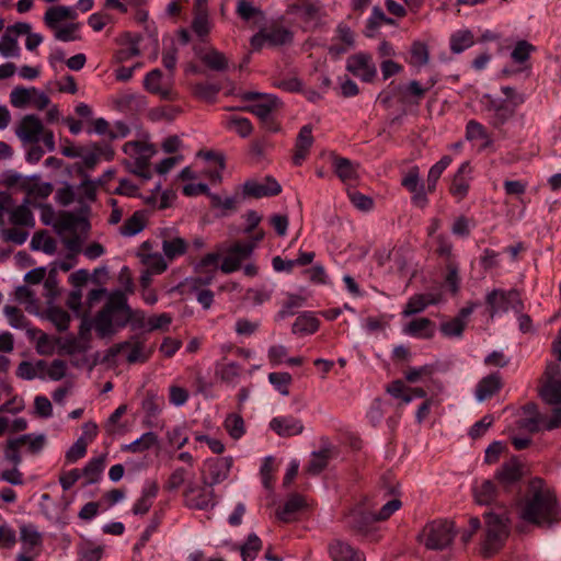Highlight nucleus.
<instances>
[{
	"label": "nucleus",
	"mask_w": 561,
	"mask_h": 561,
	"mask_svg": "<svg viewBox=\"0 0 561 561\" xmlns=\"http://www.w3.org/2000/svg\"><path fill=\"white\" fill-rule=\"evenodd\" d=\"M104 470V458L95 457L88 461L82 469L81 476L85 478L84 485L96 483L102 476Z\"/></svg>",
	"instance_id": "79ce46f5"
},
{
	"label": "nucleus",
	"mask_w": 561,
	"mask_h": 561,
	"mask_svg": "<svg viewBox=\"0 0 561 561\" xmlns=\"http://www.w3.org/2000/svg\"><path fill=\"white\" fill-rule=\"evenodd\" d=\"M254 249V242H236L228 250V253L220 265V270L226 274L238 271L241 267L242 262L251 257Z\"/></svg>",
	"instance_id": "4468645a"
},
{
	"label": "nucleus",
	"mask_w": 561,
	"mask_h": 561,
	"mask_svg": "<svg viewBox=\"0 0 561 561\" xmlns=\"http://www.w3.org/2000/svg\"><path fill=\"white\" fill-rule=\"evenodd\" d=\"M7 224L13 227L28 229H33L35 227L36 221L30 208L28 198H24L20 205H14V202L12 201V206H9L8 209Z\"/></svg>",
	"instance_id": "f3484780"
},
{
	"label": "nucleus",
	"mask_w": 561,
	"mask_h": 561,
	"mask_svg": "<svg viewBox=\"0 0 561 561\" xmlns=\"http://www.w3.org/2000/svg\"><path fill=\"white\" fill-rule=\"evenodd\" d=\"M503 386L500 373H492L483 377L476 387V399L483 402L497 393Z\"/></svg>",
	"instance_id": "b1692460"
},
{
	"label": "nucleus",
	"mask_w": 561,
	"mask_h": 561,
	"mask_svg": "<svg viewBox=\"0 0 561 561\" xmlns=\"http://www.w3.org/2000/svg\"><path fill=\"white\" fill-rule=\"evenodd\" d=\"M23 181V192L26 197L31 198H47L53 193V184L49 182H43L39 175H31L27 179H21Z\"/></svg>",
	"instance_id": "5701e85b"
},
{
	"label": "nucleus",
	"mask_w": 561,
	"mask_h": 561,
	"mask_svg": "<svg viewBox=\"0 0 561 561\" xmlns=\"http://www.w3.org/2000/svg\"><path fill=\"white\" fill-rule=\"evenodd\" d=\"M267 45L272 47L288 45L293 43L294 33L283 26H272L265 28Z\"/></svg>",
	"instance_id": "e433bc0d"
},
{
	"label": "nucleus",
	"mask_w": 561,
	"mask_h": 561,
	"mask_svg": "<svg viewBox=\"0 0 561 561\" xmlns=\"http://www.w3.org/2000/svg\"><path fill=\"white\" fill-rule=\"evenodd\" d=\"M162 71L158 68L149 71L144 79L145 89L159 95L162 100L171 101L175 99V93L172 89L162 85Z\"/></svg>",
	"instance_id": "4be33fe9"
},
{
	"label": "nucleus",
	"mask_w": 561,
	"mask_h": 561,
	"mask_svg": "<svg viewBox=\"0 0 561 561\" xmlns=\"http://www.w3.org/2000/svg\"><path fill=\"white\" fill-rule=\"evenodd\" d=\"M270 428L280 437H290L301 434L304 424L293 415L276 416L271 420Z\"/></svg>",
	"instance_id": "412c9836"
},
{
	"label": "nucleus",
	"mask_w": 561,
	"mask_h": 561,
	"mask_svg": "<svg viewBox=\"0 0 561 561\" xmlns=\"http://www.w3.org/2000/svg\"><path fill=\"white\" fill-rule=\"evenodd\" d=\"M453 159L450 156H444L433 164L427 174V191L433 193L436 188L437 181L439 180L443 172L449 167Z\"/></svg>",
	"instance_id": "37998d69"
},
{
	"label": "nucleus",
	"mask_w": 561,
	"mask_h": 561,
	"mask_svg": "<svg viewBox=\"0 0 561 561\" xmlns=\"http://www.w3.org/2000/svg\"><path fill=\"white\" fill-rule=\"evenodd\" d=\"M466 138L471 141L480 140L481 141L480 149H485V148L490 147L493 142L492 138L488 134L485 127L481 123H479L474 119H471L467 123Z\"/></svg>",
	"instance_id": "2f4dec72"
},
{
	"label": "nucleus",
	"mask_w": 561,
	"mask_h": 561,
	"mask_svg": "<svg viewBox=\"0 0 561 561\" xmlns=\"http://www.w3.org/2000/svg\"><path fill=\"white\" fill-rule=\"evenodd\" d=\"M540 394L542 400L550 405L561 404V379L548 380Z\"/></svg>",
	"instance_id": "c03bdc74"
},
{
	"label": "nucleus",
	"mask_w": 561,
	"mask_h": 561,
	"mask_svg": "<svg viewBox=\"0 0 561 561\" xmlns=\"http://www.w3.org/2000/svg\"><path fill=\"white\" fill-rule=\"evenodd\" d=\"M455 536L454 523L447 519H435L427 523L417 539L430 550H443L447 548Z\"/></svg>",
	"instance_id": "39448f33"
},
{
	"label": "nucleus",
	"mask_w": 561,
	"mask_h": 561,
	"mask_svg": "<svg viewBox=\"0 0 561 561\" xmlns=\"http://www.w3.org/2000/svg\"><path fill=\"white\" fill-rule=\"evenodd\" d=\"M556 504L557 497L545 481L534 478L529 482L528 494L520 505L519 517L525 522L539 525L550 519Z\"/></svg>",
	"instance_id": "f257e3e1"
},
{
	"label": "nucleus",
	"mask_w": 561,
	"mask_h": 561,
	"mask_svg": "<svg viewBox=\"0 0 561 561\" xmlns=\"http://www.w3.org/2000/svg\"><path fill=\"white\" fill-rule=\"evenodd\" d=\"M45 444L46 436L44 434L30 433L9 438L3 450L4 460L19 467L22 463V448L32 455H37L43 450Z\"/></svg>",
	"instance_id": "20e7f679"
},
{
	"label": "nucleus",
	"mask_w": 561,
	"mask_h": 561,
	"mask_svg": "<svg viewBox=\"0 0 561 561\" xmlns=\"http://www.w3.org/2000/svg\"><path fill=\"white\" fill-rule=\"evenodd\" d=\"M220 90L221 87L219 84L209 82H197L192 87L194 96L207 102H214Z\"/></svg>",
	"instance_id": "a18cd8bd"
},
{
	"label": "nucleus",
	"mask_w": 561,
	"mask_h": 561,
	"mask_svg": "<svg viewBox=\"0 0 561 561\" xmlns=\"http://www.w3.org/2000/svg\"><path fill=\"white\" fill-rule=\"evenodd\" d=\"M334 170L336 175L343 181H354L357 179V168L346 158H336L334 160Z\"/></svg>",
	"instance_id": "de8ad7c7"
},
{
	"label": "nucleus",
	"mask_w": 561,
	"mask_h": 561,
	"mask_svg": "<svg viewBox=\"0 0 561 561\" xmlns=\"http://www.w3.org/2000/svg\"><path fill=\"white\" fill-rule=\"evenodd\" d=\"M158 444V436L153 432H146L134 442L123 445L122 450L127 453H144Z\"/></svg>",
	"instance_id": "4c0bfd02"
},
{
	"label": "nucleus",
	"mask_w": 561,
	"mask_h": 561,
	"mask_svg": "<svg viewBox=\"0 0 561 561\" xmlns=\"http://www.w3.org/2000/svg\"><path fill=\"white\" fill-rule=\"evenodd\" d=\"M403 333L417 339H432L435 324L428 318H416L404 325Z\"/></svg>",
	"instance_id": "bb28decb"
},
{
	"label": "nucleus",
	"mask_w": 561,
	"mask_h": 561,
	"mask_svg": "<svg viewBox=\"0 0 561 561\" xmlns=\"http://www.w3.org/2000/svg\"><path fill=\"white\" fill-rule=\"evenodd\" d=\"M20 540L23 546L22 552L26 554H31L34 548L42 546V535L32 524H24L20 527Z\"/></svg>",
	"instance_id": "c756f323"
},
{
	"label": "nucleus",
	"mask_w": 561,
	"mask_h": 561,
	"mask_svg": "<svg viewBox=\"0 0 561 561\" xmlns=\"http://www.w3.org/2000/svg\"><path fill=\"white\" fill-rule=\"evenodd\" d=\"M345 527L353 534L362 537H374L377 530L375 513H371L366 503H358L344 514Z\"/></svg>",
	"instance_id": "0eeeda50"
},
{
	"label": "nucleus",
	"mask_w": 561,
	"mask_h": 561,
	"mask_svg": "<svg viewBox=\"0 0 561 561\" xmlns=\"http://www.w3.org/2000/svg\"><path fill=\"white\" fill-rule=\"evenodd\" d=\"M215 374L222 382L234 386L241 375V366L236 362L218 364Z\"/></svg>",
	"instance_id": "ea45409f"
},
{
	"label": "nucleus",
	"mask_w": 561,
	"mask_h": 561,
	"mask_svg": "<svg viewBox=\"0 0 561 561\" xmlns=\"http://www.w3.org/2000/svg\"><path fill=\"white\" fill-rule=\"evenodd\" d=\"M471 173L472 168L470 162L465 161L460 164L457 172L454 174L449 192L457 201H462L468 195L470 182L472 179Z\"/></svg>",
	"instance_id": "6ab92c4d"
},
{
	"label": "nucleus",
	"mask_w": 561,
	"mask_h": 561,
	"mask_svg": "<svg viewBox=\"0 0 561 561\" xmlns=\"http://www.w3.org/2000/svg\"><path fill=\"white\" fill-rule=\"evenodd\" d=\"M224 425L233 439L241 438L245 433L244 421L240 414L231 413L227 415Z\"/></svg>",
	"instance_id": "864d4df0"
},
{
	"label": "nucleus",
	"mask_w": 561,
	"mask_h": 561,
	"mask_svg": "<svg viewBox=\"0 0 561 561\" xmlns=\"http://www.w3.org/2000/svg\"><path fill=\"white\" fill-rule=\"evenodd\" d=\"M184 503L188 508L208 510L215 506V492L213 486L198 485L194 481H188L183 492Z\"/></svg>",
	"instance_id": "9d476101"
},
{
	"label": "nucleus",
	"mask_w": 561,
	"mask_h": 561,
	"mask_svg": "<svg viewBox=\"0 0 561 561\" xmlns=\"http://www.w3.org/2000/svg\"><path fill=\"white\" fill-rule=\"evenodd\" d=\"M523 473V465L513 457L496 470L494 478L504 491H508L520 481Z\"/></svg>",
	"instance_id": "2eb2a0df"
},
{
	"label": "nucleus",
	"mask_w": 561,
	"mask_h": 561,
	"mask_svg": "<svg viewBox=\"0 0 561 561\" xmlns=\"http://www.w3.org/2000/svg\"><path fill=\"white\" fill-rule=\"evenodd\" d=\"M394 25L396 21L389 16H387L383 10L376 5L373 8L370 16L367 19V28L375 31L381 24Z\"/></svg>",
	"instance_id": "69168bd1"
},
{
	"label": "nucleus",
	"mask_w": 561,
	"mask_h": 561,
	"mask_svg": "<svg viewBox=\"0 0 561 561\" xmlns=\"http://www.w3.org/2000/svg\"><path fill=\"white\" fill-rule=\"evenodd\" d=\"M130 312L127 297L122 290L112 293L104 307L94 317V329L99 337L113 335L115 330V318Z\"/></svg>",
	"instance_id": "f03ea898"
},
{
	"label": "nucleus",
	"mask_w": 561,
	"mask_h": 561,
	"mask_svg": "<svg viewBox=\"0 0 561 561\" xmlns=\"http://www.w3.org/2000/svg\"><path fill=\"white\" fill-rule=\"evenodd\" d=\"M77 10L72 7L57 5L50 7L44 15V21L49 28H57L58 23L64 20L77 19Z\"/></svg>",
	"instance_id": "cd10ccee"
},
{
	"label": "nucleus",
	"mask_w": 561,
	"mask_h": 561,
	"mask_svg": "<svg viewBox=\"0 0 561 561\" xmlns=\"http://www.w3.org/2000/svg\"><path fill=\"white\" fill-rule=\"evenodd\" d=\"M161 522H162V513L156 512L152 515L148 526L146 527V529L140 535V538H139L138 542L135 545V547H134L135 550H139V549H141V548H144L146 546V543L149 541V539L152 536V534L157 531V529L160 526Z\"/></svg>",
	"instance_id": "bf43d9fd"
},
{
	"label": "nucleus",
	"mask_w": 561,
	"mask_h": 561,
	"mask_svg": "<svg viewBox=\"0 0 561 561\" xmlns=\"http://www.w3.org/2000/svg\"><path fill=\"white\" fill-rule=\"evenodd\" d=\"M162 238V252L169 260H174L186 253L188 244L187 241L178 236L174 228H164L160 232Z\"/></svg>",
	"instance_id": "dca6fc26"
},
{
	"label": "nucleus",
	"mask_w": 561,
	"mask_h": 561,
	"mask_svg": "<svg viewBox=\"0 0 561 561\" xmlns=\"http://www.w3.org/2000/svg\"><path fill=\"white\" fill-rule=\"evenodd\" d=\"M244 101H254L260 100L257 103L249 105L244 107V111H248L255 116H257L262 121H266L271 113L278 106L279 100L277 96L267 93L260 92H244L241 95Z\"/></svg>",
	"instance_id": "ddd939ff"
},
{
	"label": "nucleus",
	"mask_w": 561,
	"mask_h": 561,
	"mask_svg": "<svg viewBox=\"0 0 561 561\" xmlns=\"http://www.w3.org/2000/svg\"><path fill=\"white\" fill-rule=\"evenodd\" d=\"M345 69L363 82H373L377 77V67L373 56L366 51H358L348 56Z\"/></svg>",
	"instance_id": "9b49d317"
},
{
	"label": "nucleus",
	"mask_w": 561,
	"mask_h": 561,
	"mask_svg": "<svg viewBox=\"0 0 561 561\" xmlns=\"http://www.w3.org/2000/svg\"><path fill=\"white\" fill-rule=\"evenodd\" d=\"M329 457L330 453L328 449L312 453L307 471L311 474H319L328 466Z\"/></svg>",
	"instance_id": "680f3d73"
},
{
	"label": "nucleus",
	"mask_w": 561,
	"mask_h": 561,
	"mask_svg": "<svg viewBox=\"0 0 561 561\" xmlns=\"http://www.w3.org/2000/svg\"><path fill=\"white\" fill-rule=\"evenodd\" d=\"M147 214L145 210L135 211L126 221L119 227V233L123 237H134L141 232L147 225Z\"/></svg>",
	"instance_id": "c85d7f7f"
},
{
	"label": "nucleus",
	"mask_w": 561,
	"mask_h": 561,
	"mask_svg": "<svg viewBox=\"0 0 561 561\" xmlns=\"http://www.w3.org/2000/svg\"><path fill=\"white\" fill-rule=\"evenodd\" d=\"M80 23H69L55 30V38L60 42H72L80 39L79 35Z\"/></svg>",
	"instance_id": "338daca9"
},
{
	"label": "nucleus",
	"mask_w": 561,
	"mask_h": 561,
	"mask_svg": "<svg viewBox=\"0 0 561 561\" xmlns=\"http://www.w3.org/2000/svg\"><path fill=\"white\" fill-rule=\"evenodd\" d=\"M332 561H366L365 553L342 539H333L328 545Z\"/></svg>",
	"instance_id": "a211bd4d"
},
{
	"label": "nucleus",
	"mask_w": 561,
	"mask_h": 561,
	"mask_svg": "<svg viewBox=\"0 0 561 561\" xmlns=\"http://www.w3.org/2000/svg\"><path fill=\"white\" fill-rule=\"evenodd\" d=\"M485 302L490 307L491 317L500 312H507L508 310H513L516 313H520L524 310V304L518 291L515 289L508 291L493 289L486 295Z\"/></svg>",
	"instance_id": "6e6552de"
},
{
	"label": "nucleus",
	"mask_w": 561,
	"mask_h": 561,
	"mask_svg": "<svg viewBox=\"0 0 561 561\" xmlns=\"http://www.w3.org/2000/svg\"><path fill=\"white\" fill-rule=\"evenodd\" d=\"M128 323H130L133 329H142L146 325V316L144 311L133 310L130 308V312L127 314H123L122 317L115 318V325L117 328H125Z\"/></svg>",
	"instance_id": "09e8293b"
},
{
	"label": "nucleus",
	"mask_w": 561,
	"mask_h": 561,
	"mask_svg": "<svg viewBox=\"0 0 561 561\" xmlns=\"http://www.w3.org/2000/svg\"><path fill=\"white\" fill-rule=\"evenodd\" d=\"M435 245V253L443 257L445 263L450 262L451 260H456V256L453 253V242L449 237L445 233H438L433 239Z\"/></svg>",
	"instance_id": "49530a36"
},
{
	"label": "nucleus",
	"mask_w": 561,
	"mask_h": 561,
	"mask_svg": "<svg viewBox=\"0 0 561 561\" xmlns=\"http://www.w3.org/2000/svg\"><path fill=\"white\" fill-rule=\"evenodd\" d=\"M319 328V320L310 312L298 316L293 324V333L312 334Z\"/></svg>",
	"instance_id": "a19ab883"
},
{
	"label": "nucleus",
	"mask_w": 561,
	"mask_h": 561,
	"mask_svg": "<svg viewBox=\"0 0 561 561\" xmlns=\"http://www.w3.org/2000/svg\"><path fill=\"white\" fill-rule=\"evenodd\" d=\"M282 192L279 183L273 178H266L263 182L247 181L243 185V193L247 196L261 198L275 196Z\"/></svg>",
	"instance_id": "aec40b11"
},
{
	"label": "nucleus",
	"mask_w": 561,
	"mask_h": 561,
	"mask_svg": "<svg viewBox=\"0 0 561 561\" xmlns=\"http://www.w3.org/2000/svg\"><path fill=\"white\" fill-rule=\"evenodd\" d=\"M466 325V321H462L455 317L440 324V332L446 337H460L463 333Z\"/></svg>",
	"instance_id": "4d7b16f0"
},
{
	"label": "nucleus",
	"mask_w": 561,
	"mask_h": 561,
	"mask_svg": "<svg viewBox=\"0 0 561 561\" xmlns=\"http://www.w3.org/2000/svg\"><path fill=\"white\" fill-rule=\"evenodd\" d=\"M305 504V500L301 495L294 494L285 502L283 507L277 510L276 515L282 522H291L296 514L304 508Z\"/></svg>",
	"instance_id": "7c9ffc66"
},
{
	"label": "nucleus",
	"mask_w": 561,
	"mask_h": 561,
	"mask_svg": "<svg viewBox=\"0 0 561 561\" xmlns=\"http://www.w3.org/2000/svg\"><path fill=\"white\" fill-rule=\"evenodd\" d=\"M0 54L3 57H19L20 55L18 39L8 31L4 32L0 39Z\"/></svg>",
	"instance_id": "13d9d810"
},
{
	"label": "nucleus",
	"mask_w": 561,
	"mask_h": 561,
	"mask_svg": "<svg viewBox=\"0 0 561 561\" xmlns=\"http://www.w3.org/2000/svg\"><path fill=\"white\" fill-rule=\"evenodd\" d=\"M293 378L288 373H271L268 374V381L274 386V388L282 394H289V385Z\"/></svg>",
	"instance_id": "052dcab7"
},
{
	"label": "nucleus",
	"mask_w": 561,
	"mask_h": 561,
	"mask_svg": "<svg viewBox=\"0 0 561 561\" xmlns=\"http://www.w3.org/2000/svg\"><path fill=\"white\" fill-rule=\"evenodd\" d=\"M401 185L411 193V202L414 206L423 209L428 205L427 187L420 179L419 167H412L402 178Z\"/></svg>",
	"instance_id": "f8f14e48"
},
{
	"label": "nucleus",
	"mask_w": 561,
	"mask_h": 561,
	"mask_svg": "<svg viewBox=\"0 0 561 561\" xmlns=\"http://www.w3.org/2000/svg\"><path fill=\"white\" fill-rule=\"evenodd\" d=\"M261 549L262 540L255 534H250L240 548L242 561H253Z\"/></svg>",
	"instance_id": "3c124183"
},
{
	"label": "nucleus",
	"mask_w": 561,
	"mask_h": 561,
	"mask_svg": "<svg viewBox=\"0 0 561 561\" xmlns=\"http://www.w3.org/2000/svg\"><path fill=\"white\" fill-rule=\"evenodd\" d=\"M445 266L447 271L445 277L446 286L453 294H457L460 286L459 264L456 260H451L450 262H446Z\"/></svg>",
	"instance_id": "6e6d98bb"
},
{
	"label": "nucleus",
	"mask_w": 561,
	"mask_h": 561,
	"mask_svg": "<svg viewBox=\"0 0 561 561\" xmlns=\"http://www.w3.org/2000/svg\"><path fill=\"white\" fill-rule=\"evenodd\" d=\"M3 313L13 329L22 330L28 324V321L22 310L15 306L5 305L3 307Z\"/></svg>",
	"instance_id": "5fc2aeb1"
},
{
	"label": "nucleus",
	"mask_w": 561,
	"mask_h": 561,
	"mask_svg": "<svg viewBox=\"0 0 561 561\" xmlns=\"http://www.w3.org/2000/svg\"><path fill=\"white\" fill-rule=\"evenodd\" d=\"M474 44V36L470 30H459L450 35L449 46L454 54H460Z\"/></svg>",
	"instance_id": "c9c22d12"
},
{
	"label": "nucleus",
	"mask_w": 561,
	"mask_h": 561,
	"mask_svg": "<svg viewBox=\"0 0 561 561\" xmlns=\"http://www.w3.org/2000/svg\"><path fill=\"white\" fill-rule=\"evenodd\" d=\"M202 62L214 71H226L229 68V60L226 55L218 49L211 48L201 56Z\"/></svg>",
	"instance_id": "f704fd0d"
},
{
	"label": "nucleus",
	"mask_w": 561,
	"mask_h": 561,
	"mask_svg": "<svg viewBox=\"0 0 561 561\" xmlns=\"http://www.w3.org/2000/svg\"><path fill=\"white\" fill-rule=\"evenodd\" d=\"M486 534L481 546V553L490 558L497 552L508 536L510 517L506 511L501 514L485 513Z\"/></svg>",
	"instance_id": "7ed1b4c3"
},
{
	"label": "nucleus",
	"mask_w": 561,
	"mask_h": 561,
	"mask_svg": "<svg viewBox=\"0 0 561 561\" xmlns=\"http://www.w3.org/2000/svg\"><path fill=\"white\" fill-rule=\"evenodd\" d=\"M435 304V299L430 294H417L409 298L402 314L410 317L420 313L426 309L430 305Z\"/></svg>",
	"instance_id": "72a5a7b5"
},
{
	"label": "nucleus",
	"mask_w": 561,
	"mask_h": 561,
	"mask_svg": "<svg viewBox=\"0 0 561 561\" xmlns=\"http://www.w3.org/2000/svg\"><path fill=\"white\" fill-rule=\"evenodd\" d=\"M32 94H34L33 88L16 87L10 93V102L14 107H25L30 104Z\"/></svg>",
	"instance_id": "e2e57ef3"
},
{
	"label": "nucleus",
	"mask_w": 561,
	"mask_h": 561,
	"mask_svg": "<svg viewBox=\"0 0 561 561\" xmlns=\"http://www.w3.org/2000/svg\"><path fill=\"white\" fill-rule=\"evenodd\" d=\"M233 465V458L215 457L205 460L201 476L202 482L206 485L215 486L228 479Z\"/></svg>",
	"instance_id": "1a4fd4ad"
},
{
	"label": "nucleus",
	"mask_w": 561,
	"mask_h": 561,
	"mask_svg": "<svg viewBox=\"0 0 561 561\" xmlns=\"http://www.w3.org/2000/svg\"><path fill=\"white\" fill-rule=\"evenodd\" d=\"M140 257L145 270L154 275L163 273L168 267L163 255L160 253L142 254Z\"/></svg>",
	"instance_id": "8fccbe9b"
},
{
	"label": "nucleus",
	"mask_w": 561,
	"mask_h": 561,
	"mask_svg": "<svg viewBox=\"0 0 561 561\" xmlns=\"http://www.w3.org/2000/svg\"><path fill=\"white\" fill-rule=\"evenodd\" d=\"M15 133L24 144H37L42 140L48 152L55 150V137L53 130L46 129L42 121L33 114L25 115L21 119Z\"/></svg>",
	"instance_id": "423d86ee"
},
{
	"label": "nucleus",
	"mask_w": 561,
	"mask_h": 561,
	"mask_svg": "<svg viewBox=\"0 0 561 561\" xmlns=\"http://www.w3.org/2000/svg\"><path fill=\"white\" fill-rule=\"evenodd\" d=\"M158 491L159 486L156 481H147L142 488L140 497L133 506V513L135 515L146 514L152 506L153 500L158 495Z\"/></svg>",
	"instance_id": "a878e982"
},
{
	"label": "nucleus",
	"mask_w": 561,
	"mask_h": 561,
	"mask_svg": "<svg viewBox=\"0 0 561 561\" xmlns=\"http://www.w3.org/2000/svg\"><path fill=\"white\" fill-rule=\"evenodd\" d=\"M412 64L417 67L427 65L430 59L428 47L425 43L414 42L411 46Z\"/></svg>",
	"instance_id": "0e129e2a"
},
{
	"label": "nucleus",
	"mask_w": 561,
	"mask_h": 561,
	"mask_svg": "<svg viewBox=\"0 0 561 561\" xmlns=\"http://www.w3.org/2000/svg\"><path fill=\"white\" fill-rule=\"evenodd\" d=\"M30 247L33 251H43L46 254H54L57 249V243L46 230H42L33 234Z\"/></svg>",
	"instance_id": "58836bf2"
},
{
	"label": "nucleus",
	"mask_w": 561,
	"mask_h": 561,
	"mask_svg": "<svg viewBox=\"0 0 561 561\" xmlns=\"http://www.w3.org/2000/svg\"><path fill=\"white\" fill-rule=\"evenodd\" d=\"M164 407V398L152 391H148L141 402V409L145 413L144 422L152 425L153 420L158 417Z\"/></svg>",
	"instance_id": "393cba45"
},
{
	"label": "nucleus",
	"mask_w": 561,
	"mask_h": 561,
	"mask_svg": "<svg viewBox=\"0 0 561 561\" xmlns=\"http://www.w3.org/2000/svg\"><path fill=\"white\" fill-rule=\"evenodd\" d=\"M188 476H194L190 469L185 467L175 468L165 482L164 489L170 492L179 490L186 482Z\"/></svg>",
	"instance_id": "603ef678"
},
{
	"label": "nucleus",
	"mask_w": 561,
	"mask_h": 561,
	"mask_svg": "<svg viewBox=\"0 0 561 561\" xmlns=\"http://www.w3.org/2000/svg\"><path fill=\"white\" fill-rule=\"evenodd\" d=\"M104 549L91 542L83 543L79 549V561H100Z\"/></svg>",
	"instance_id": "774afa93"
},
{
	"label": "nucleus",
	"mask_w": 561,
	"mask_h": 561,
	"mask_svg": "<svg viewBox=\"0 0 561 561\" xmlns=\"http://www.w3.org/2000/svg\"><path fill=\"white\" fill-rule=\"evenodd\" d=\"M497 489L492 480H484L473 488L476 502L480 505H490L497 496Z\"/></svg>",
	"instance_id": "473e14b6"
}]
</instances>
